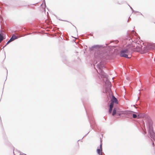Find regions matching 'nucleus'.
<instances>
[{
  "label": "nucleus",
  "mask_w": 155,
  "mask_h": 155,
  "mask_svg": "<svg viewBox=\"0 0 155 155\" xmlns=\"http://www.w3.org/2000/svg\"><path fill=\"white\" fill-rule=\"evenodd\" d=\"M95 57L93 63L94 66L95 67L97 64L96 66L98 69V71H97V72L99 74L104 81H105L104 92L105 93L106 95L111 94L112 93L111 89V84L108 80L107 74L103 70V68H105V63L108 62L109 60L110 57L108 54L105 51H99L95 53Z\"/></svg>",
  "instance_id": "nucleus-1"
},
{
  "label": "nucleus",
  "mask_w": 155,
  "mask_h": 155,
  "mask_svg": "<svg viewBox=\"0 0 155 155\" xmlns=\"http://www.w3.org/2000/svg\"><path fill=\"white\" fill-rule=\"evenodd\" d=\"M83 105L86 111L87 116V117L88 119L90 124V127L92 128V129H93V128L92 127V125H94V126H96L95 122L94 121V119L93 118L91 115L90 114L89 116L88 115L87 110L85 108V107L84 104Z\"/></svg>",
  "instance_id": "nucleus-2"
},
{
  "label": "nucleus",
  "mask_w": 155,
  "mask_h": 155,
  "mask_svg": "<svg viewBox=\"0 0 155 155\" xmlns=\"http://www.w3.org/2000/svg\"><path fill=\"white\" fill-rule=\"evenodd\" d=\"M107 96V101H108L109 99H110V100L113 103H115L116 104H118V101L117 98L112 94L111 93V94H108L106 95Z\"/></svg>",
  "instance_id": "nucleus-3"
},
{
  "label": "nucleus",
  "mask_w": 155,
  "mask_h": 155,
  "mask_svg": "<svg viewBox=\"0 0 155 155\" xmlns=\"http://www.w3.org/2000/svg\"><path fill=\"white\" fill-rule=\"evenodd\" d=\"M128 54H129V52L126 47L120 51V55L121 57L128 58Z\"/></svg>",
  "instance_id": "nucleus-4"
},
{
  "label": "nucleus",
  "mask_w": 155,
  "mask_h": 155,
  "mask_svg": "<svg viewBox=\"0 0 155 155\" xmlns=\"http://www.w3.org/2000/svg\"><path fill=\"white\" fill-rule=\"evenodd\" d=\"M126 47L129 52V54H131L136 51L135 48L132 45H127L126 46Z\"/></svg>",
  "instance_id": "nucleus-5"
},
{
  "label": "nucleus",
  "mask_w": 155,
  "mask_h": 155,
  "mask_svg": "<svg viewBox=\"0 0 155 155\" xmlns=\"http://www.w3.org/2000/svg\"><path fill=\"white\" fill-rule=\"evenodd\" d=\"M102 47V45H94L92 46L90 48H89V50L90 51H93L94 50L97 48H100L101 47Z\"/></svg>",
  "instance_id": "nucleus-6"
},
{
  "label": "nucleus",
  "mask_w": 155,
  "mask_h": 155,
  "mask_svg": "<svg viewBox=\"0 0 155 155\" xmlns=\"http://www.w3.org/2000/svg\"><path fill=\"white\" fill-rule=\"evenodd\" d=\"M124 114L130 117L132 116V114L134 112L132 111L127 110L124 111Z\"/></svg>",
  "instance_id": "nucleus-7"
},
{
  "label": "nucleus",
  "mask_w": 155,
  "mask_h": 155,
  "mask_svg": "<svg viewBox=\"0 0 155 155\" xmlns=\"http://www.w3.org/2000/svg\"><path fill=\"white\" fill-rule=\"evenodd\" d=\"M18 6H25L27 5V2L25 1H19L18 2Z\"/></svg>",
  "instance_id": "nucleus-8"
},
{
  "label": "nucleus",
  "mask_w": 155,
  "mask_h": 155,
  "mask_svg": "<svg viewBox=\"0 0 155 155\" xmlns=\"http://www.w3.org/2000/svg\"><path fill=\"white\" fill-rule=\"evenodd\" d=\"M18 37L15 35H13L10 39L8 41L10 42H11L16 39H18Z\"/></svg>",
  "instance_id": "nucleus-9"
},
{
  "label": "nucleus",
  "mask_w": 155,
  "mask_h": 155,
  "mask_svg": "<svg viewBox=\"0 0 155 155\" xmlns=\"http://www.w3.org/2000/svg\"><path fill=\"white\" fill-rule=\"evenodd\" d=\"M23 29L24 30H23V29H21V33H24V32H27V31H29L31 30V28H26L24 27L23 28Z\"/></svg>",
  "instance_id": "nucleus-10"
},
{
  "label": "nucleus",
  "mask_w": 155,
  "mask_h": 155,
  "mask_svg": "<svg viewBox=\"0 0 155 155\" xmlns=\"http://www.w3.org/2000/svg\"><path fill=\"white\" fill-rule=\"evenodd\" d=\"M63 62L65 64H67L68 65H68V64L69 63V62L67 60V58L66 57H63L62 59Z\"/></svg>",
  "instance_id": "nucleus-11"
},
{
  "label": "nucleus",
  "mask_w": 155,
  "mask_h": 155,
  "mask_svg": "<svg viewBox=\"0 0 155 155\" xmlns=\"http://www.w3.org/2000/svg\"><path fill=\"white\" fill-rule=\"evenodd\" d=\"M137 114V113L134 112H133L132 114V116L134 118H139L140 117L139 115H138V114Z\"/></svg>",
  "instance_id": "nucleus-12"
},
{
  "label": "nucleus",
  "mask_w": 155,
  "mask_h": 155,
  "mask_svg": "<svg viewBox=\"0 0 155 155\" xmlns=\"http://www.w3.org/2000/svg\"><path fill=\"white\" fill-rule=\"evenodd\" d=\"M102 150L98 148L97 149V153L99 155H102L101 153V152Z\"/></svg>",
  "instance_id": "nucleus-13"
},
{
  "label": "nucleus",
  "mask_w": 155,
  "mask_h": 155,
  "mask_svg": "<svg viewBox=\"0 0 155 155\" xmlns=\"http://www.w3.org/2000/svg\"><path fill=\"white\" fill-rule=\"evenodd\" d=\"M122 111H117L116 114H115L116 115L118 116H120L121 114H124V113H122ZM124 112V111H123Z\"/></svg>",
  "instance_id": "nucleus-14"
},
{
  "label": "nucleus",
  "mask_w": 155,
  "mask_h": 155,
  "mask_svg": "<svg viewBox=\"0 0 155 155\" xmlns=\"http://www.w3.org/2000/svg\"><path fill=\"white\" fill-rule=\"evenodd\" d=\"M101 139H100V142H101V143H100V146H99V149H101L102 150V140H101V138H100Z\"/></svg>",
  "instance_id": "nucleus-15"
},
{
  "label": "nucleus",
  "mask_w": 155,
  "mask_h": 155,
  "mask_svg": "<svg viewBox=\"0 0 155 155\" xmlns=\"http://www.w3.org/2000/svg\"><path fill=\"white\" fill-rule=\"evenodd\" d=\"M117 112L116 111V109L115 108H114L113 109V113L112 114V115L113 116H114V115H115L117 113Z\"/></svg>",
  "instance_id": "nucleus-16"
},
{
  "label": "nucleus",
  "mask_w": 155,
  "mask_h": 155,
  "mask_svg": "<svg viewBox=\"0 0 155 155\" xmlns=\"http://www.w3.org/2000/svg\"><path fill=\"white\" fill-rule=\"evenodd\" d=\"M114 105V103L111 102L109 105V107L112 108Z\"/></svg>",
  "instance_id": "nucleus-17"
},
{
  "label": "nucleus",
  "mask_w": 155,
  "mask_h": 155,
  "mask_svg": "<svg viewBox=\"0 0 155 155\" xmlns=\"http://www.w3.org/2000/svg\"><path fill=\"white\" fill-rule=\"evenodd\" d=\"M112 110V108L109 107L108 110V113L110 114L111 113V111Z\"/></svg>",
  "instance_id": "nucleus-18"
},
{
  "label": "nucleus",
  "mask_w": 155,
  "mask_h": 155,
  "mask_svg": "<svg viewBox=\"0 0 155 155\" xmlns=\"http://www.w3.org/2000/svg\"><path fill=\"white\" fill-rule=\"evenodd\" d=\"M57 34L58 35H61L62 34V33L60 31H57Z\"/></svg>",
  "instance_id": "nucleus-19"
},
{
  "label": "nucleus",
  "mask_w": 155,
  "mask_h": 155,
  "mask_svg": "<svg viewBox=\"0 0 155 155\" xmlns=\"http://www.w3.org/2000/svg\"><path fill=\"white\" fill-rule=\"evenodd\" d=\"M43 3L44 4V5H45V8L46 7V3H45V0H43V3L41 5V6L42 5V4Z\"/></svg>",
  "instance_id": "nucleus-20"
},
{
  "label": "nucleus",
  "mask_w": 155,
  "mask_h": 155,
  "mask_svg": "<svg viewBox=\"0 0 155 155\" xmlns=\"http://www.w3.org/2000/svg\"><path fill=\"white\" fill-rule=\"evenodd\" d=\"M130 7V9L132 11V12H133L134 11V10L133 9V8H132L129 5H128Z\"/></svg>",
  "instance_id": "nucleus-21"
},
{
  "label": "nucleus",
  "mask_w": 155,
  "mask_h": 155,
  "mask_svg": "<svg viewBox=\"0 0 155 155\" xmlns=\"http://www.w3.org/2000/svg\"><path fill=\"white\" fill-rule=\"evenodd\" d=\"M9 43H10L8 41H7L6 44L4 45V47H5L7 45H8Z\"/></svg>",
  "instance_id": "nucleus-22"
},
{
  "label": "nucleus",
  "mask_w": 155,
  "mask_h": 155,
  "mask_svg": "<svg viewBox=\"0 0 155 155\" xmlns=\"http://www.w3.org/2000/svg\"><path fill=\"white\" fill-rule=\"evenodd\" d=\"M31 34V33H27V34H25V35H24V36L26 35H30V34Z\"/></svg>",
  "instance_id": "nucleus-23"
},
{
  "label": "nucleus",
  "mask_w": 155,
  "mask_h": 155,
  "mask_svg": "<svg viewBox=\"0 0 155 155\" xmlns=\"http://www.w3.org/2000/svg\"><path fill=\"white\" fill-rule=\"evenodd\" d=\"M90 132V131H89V132H88L87 134H86L85 136H84L82 138V139H81V140H82L84 137H85L86 136V135H87V134H88Z\"/></svg>",
  "instance_id": "nucleus-24"
},
{
  "label": "nucleus",
  "mask_w": 155,
  "mask_h": 155,
  "mask_svg": "<svg viewBox=\"0 0 155 155\" xmlns=\"http://www.w3.org/2000/svg\"><path fill=\"white\" fill-rule=\"evenodd\" d=\"M135 12V13H139V12H138V11H134V12Z\"/></svg>",
  "instance_id": "nucleus-25"
},
{
  "label": "nucleus",
  "mask_w": 155,
  "mask_h": 155,
  "mask_svg": "<svg viewBox=\"0 0 155 155\" xmlns=\"http://www.w3.org/2000/svg\"><path fill=\"white\" fill-rule=\"evenodd\" d=\"M22 154H24V155H27L26 154H25V153L21 154V153H20V155H22Z\"/></svg>",
  "instance_id": "nucleus-26"
},
{
  "label": "nucleus",
  "mask_w": 155,
  "mask_h": 155,
  "mask_svg": "<svg viewBox=\"0 0 155 155\" xmlns=\"http://www.w3.org/2000/svg\"><path fill=\"white\" fill-rule=\"evenodd\" d=\"M146 133H147L146 131L144 132V135H145L146 134Z\"/></svg>",
  "instance_id": "nucleus-27"
},
{
  "label": "nucleus",
  "mask_w": 155,
  "mask_h": 155,
  "mask_svg": "<svg viewBox=\"0 0 155 155\" xmlns=\"http://www.w3.org/2000/svg\"><path fill=\"white\" fill-rule=\"evenodd\" d=\"M37 3H35V4H31V5H36V4H37Z\"/></svg>",
  "instance_id": "nucleus-28"
},
{
  "label": "nucleus",
  "mask_w": 155,
  "mask_h": 155,
  "mask_svg": "<svg viewBox=\"0 0 155 155\" xmlns=\"http://www.w3.org/2000/svg\"><path fill=\"white\" fill-rule=\"evenodd\" d=\"M60 38L61 39V40H63V39H64L63 38H62L61 37H60Z\"/></svg>",
  "instance_id": "nucleus-29"
},
{
  "label": "nucleus",
  "mask_w": 155,
  "mask_h": 155,
  "mask_svg": "<svg viewBox=\"0 0 155 155\" xmlns=\"http://www.w3.org/2000/svg\"><path fill=\"white\" fill-rule=\"evenodd\" d=\"M139 13H140V14L141 15H142L143 16V15H142V14L140 12H139Z\"/></svg>",
  "instance_id": "nucleus-30"
},
{
  "label": "nucleus",
  "mask_w": 155,
  "mask_h": 155,
  "mask_svg": "<svg viewBox=\"0 0 155 155\" xmlns=\"http://www.w3.org/2000/svg\"><path fill=\"white\" fill-rule=\"evenodd\" d=\"M7 74H8V71H7ZM7 77H6V78Z\"/></svg>",
  "instance_id": "nucleus-31"
},
{
  "label": "nucleus",
  "mask_w": 155,
  "mask_h": 155,
  "mask_svg": "<svg viewBox=\"0 0 155 155\" xmlns=\"http://www.w3.org/2000/svg\"><path fill=\"white\" fill-rule=\"evenodd\" d=\"M5 47H4V46L2 48V49H3L5 48Z\"/></svg>",
  "instance_id": "nucleus-32"
},
{
  "label": "nucleus",
  "mask_w": 155,
  "mask_h": 155,
  "mask_svg": "<svg viewBox=\"0 0 155 155\" xmlns=\"http://www.w3.org/2000/svg\"><path fill=\"white\" fill-rule=\"evenodd\" d=\"M130 19V17H129L128 19ZM128 20L129 19H128V20H127V22H128Z\"/></svg>",
  "instance_id": "nucleus-33"
},
{
  "label": "nucleus",
  "mask_w": 155,
  "mask_h": 155,
  "mask_svg": "<svg viewBox=\"0 0 155 155\" xmlns=\"http://www.w3.org/2000/svg\"><path fill=\"white\" fill-rule=\"evenodd\" d=\"M14 150H13V153L14 154V155H15V154H14Z\"/></svg>",
  "instance_id": "nucleus-34"
},
{
  "label": "nucleus",
  "mask_w": 155,
  "mask_h": 155,
  "mask_svg": "<svg viewBox=\"0 0 155 155\" xmlns=\"http://www.w3.org/2000/svg\"><path fill=\"white\" fill-rule=\"evenodd\" d=\"M147 137H149V138H150V136H148V135H147Z\"/></svg>",
  "instance_id": "nucleus-35"
},
{
  "label": "nucleus",
  "mask_w": 155,
  "mask_h": 155,
  "mask_svg": "<svg viewBox=\"0 0 155 155\" xmlns=\"http://www.w3.org/2000/svg\"><path fill=\"white\" fill-rule=\"evenodd\" d=\"M132 31H134V30H132Z\"/></svg>",
  "instance_id": "nucleus-36"
},
{
  "label": "nucleus",
  "mask_w": 155,
  "mask_h": 155,
  "mask_svg": "<svg viewBox=\"0 0 155 155\" xmlns=\"http://www.w3.org/2000/svg\"><path fill=\"white\" fill-rule=\"evenodd\" d=\"M0 120H1V117H0Z\"/></svg>",
  "instance_id": "nucleus-37"
},
{
  "label": "nucleus",
  "mask_w": 155,
  "mask_h": 155,
  "mask_svg": "<svg viewBox=\"0 0 155 155\" xmlns=\"http://www.w3.org/2000/svg\"><path fill=\"white\" fill-rule=\"evenodd\" d=\"M75 28H76V27L75 26Z\"/></svg>",
  "instance_id": "nucleus-38"
}]
</instances>
